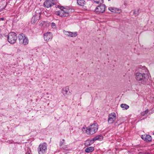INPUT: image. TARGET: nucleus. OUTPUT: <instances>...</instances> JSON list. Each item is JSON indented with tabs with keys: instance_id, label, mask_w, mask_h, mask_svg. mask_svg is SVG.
<instances>
[{
	"instance_id": "nucleus-1",
	"label": "nucleus",
	"mask_w": 154,
	"mask_h": 154,
	"mask_svg": "<svg viewBox=\"0 0 154 154\" xmlns=\"http://www.w3.org/2000/svg\"><path fill=\"white\" fill-rule=\"evenodd\" d=\"M139 72L135 73V79L139 83L145 84L149 79V75L147 73L148 70L145 66H140L138 67Z\"/></svg>"
},
{
	"instance_id": "nucleus-2",
	"label": "nucleus",
	"mask_w": 154,
	"mask_h": 154,
	"mask_svg": "<svg viewBox=\"0 0 154 154\" xmlns=\"http://www.w3.org/2000/svg\"><path fill=\"white\" fill-rule=\"evenodd\" d=\"M98 128V124L97 123H93L86 130V132L88 134L92 135L97 131Z\"/></svg>"
},
{
	"instance_id": "nucleus-3",
	"label": "nucleus",
	"mask_w": 154,
	"mask_h": 154,
	"mask_svg": "<svg viewBox=\"0 0 154 154\" xmlns=\"http://www.w3.org/2000/svg\"><path fill=\"white\" fill-rule=\"evenodd\" d=\"M8 41L11 44H14L15 43L17 36L16 34L14 32H11L7 35Z\"/></svg>"
},
{
	"instance_id": "nucleus-4",
	"label": "nucleus",
	"mask_w": 154,
	"mask_h": 154,
	"mask_svg": "<svg viewBox=\"0 0 154 154\" xmlns=\"http://www.w3.org/2000/svg\"><path fill=\"white\" fill-rule=\"evenodd\" d=\"M47 145L46 143L40 144L38 148L39 154H45L47 149Z\"/></svg>"
},
{
	"instance_id": "nucleus-5",
	"label": "nucleus",
	"mask_w": 154,
	"mask_h": 154,
	"mask_svg": "<svg viewBox=\"0 0 154 154\" xmlns=\"http://www.w3.org/2000/svg\"><path fill=\"white\" fill-rule=\"evenodd\" d=\"M106 6L104 4H101L97 6L95 9V12L97 14H99L103 13L105 11Z\"/></svg>"
},
{
	"instance_id": "nucleus-6",
	"label": "nucleus",
	"mask_w": 154,
	"mask_h": 154,
	"mask_svg": "<svg viewBox=\"0 0 154 154\" xmlns=\"http://www.w3.org/2000/svg\"><path fill=\"white\" fill-rule=\"evenodd\" d=\"M35 14L33 16L32 18L31 23L32 24H34L39 19L41 16V14L39 11L35 12Z\"/></svg>"
},
{
	"instance_id": "nucleus-7",
	"label": "nucleus",
	"mask_w": 154,
	"mask_h": 154,
	"mask_svg": "<svg viewBox=\"0 0 154 154\" xmlns=\"http://www.w3.org/2000/svg\"><path fill=\"white\" fill-rule=\"evenodd\" d=\"M108 117V122L109 124H111L114 122L116 119V114L114 112L112 113L109 115Z\"/></svg>"
},
{
	"instance_id": "nucleus-8",
	"label": "nucleus",
	"mask_w": 154,
	"mask_h": 154,
	"mask_svg": "<svg viewBox=\"0 0 154 154\" xmlns=\"http://www.w3.org/2000/svg\"><path fill=\"white\" fill-rule=\"evenodd\" d=\"M52 33L50 32H48L44 34V38L45 40L48 41L51 40L53 37Z\"/></svg>"
},
{
	"instance_id": "nucleus-9",
	"label": "nucleus",
	"mask_w": 154,
	"mask_h": 154,
	"mask_svg": "<svg viewBox=\"0 0 154 154\" xmlns=\"http://www.w3.org/2000/svg\"><path fill=\"white\" fill-rule=\"evenodd\" d=\"M54 0H48L45 1L43 4V6L45 7L48 8L51 7L55 4L53 2Z\"/></svg>"
},
{
	"instance_id": "nucleus-10",
	"label": "nucleus",
	"mask_w": 154,
	"mask_h": 154,
	"mask_svg": "<svg viewBox=\"0 0 154 154\" xmlns=\"http://www.w3.org/2000/svg\"><path fill=\"white\" fill-rule=\"evenodd\" d=\"M141 138L144 140L146 142H150L152 140V137L149 134L143 135L141 136Z\"/></svg>"
},
{
	"instance_id": "nucleus-11",
	"label": "nucleus",
	"mask_w": 154,
	"mask_h": 154,
	"mask_svg": "<svg viewBox=\"0 0 154 154\" xmlns=\"http://www.w3.org/2000/svg\"><path fill=\"white\" fill-rule=\"evenodd\" d=\"M64 33L66 35L70 37H75L77 35V33L76 32H72L65 31Z\"/></svg>"
},
{
	"instance_id": "nucleus-12",
	"label": "nucleus",
	"mask_w": 154,
	"mask_h": 154,
	"mask_svg": "<svg viewBox=\"0 0 154 154\" xmlns=\"http://www.w3.org/2000/svg\"><path fill=\"white\" fill-rule=\"evenodd\" d=\"M63 7H62L60 8V9L61 10V12H62L61 17H65L68 16L69 15V12L65 10H63Z\"/></svg>"
},
{
	"instance_id": "nucleus-13",
	"label": "nucleus",
	"mask_w": 154,
	"mask_h": 154,
	"mask_svg": "<svg viewBox=\"0 0 154 154\" xmlns=\"http://www.w3.org/2000/svg\"><path fill=\"white\" fill-rule=\"evenodd\" d=\"M69 91V87L66 86L62 90V93L65 95V94H68V93H70V92Z\"/></svg>"
},
{
	"instance_id": "nucleus-14",
	"label": "nucleus",
	"mask_w": 154,
	"mask_h": 154,
	"mask_svg": "<svg viewBox=\"0 0 154 154\" xmlns=\"http://www.w3.org/2000/svg\"><path fill=\"white\" fill-rule=\"evenodd\" d=\"M29 43V40L28 38L25 36V38L23 39L22 40V42H21L20 43L21 44H23L24 45H27Z\"/></svg>"
},
{
	"instance_id": "nucleus-15",
	"label": "nucleus",
	"mask_w": 154,
	"mask_h": 154,
	"mask_svg": "<svg viewBox=\"0 0 154 154\" xmlns=\"http://www.w3.org/2000/svg\"><path fill=\"white\" fill-rule=\"evenodd\" d=\"M25 36V35L23 33H21L19 35L18 38L20 43L22 42L23 39Z\"/></svg>"
},
{
	"instance_id": "nucleus-16",
	"label": "nucleus",
	"mask_w": 154,
	"mask_h": 154,
	"mask_svg": "<svg viewBox=\"0 0 154 154\" xmlns=\"http://www.w3.org/2000/svg\"><path fill=\"white\" fill-rule=\"evenodd\" d=\"M77 3L79 5L83 6L85 4V1L84 0H77Z\"/></svg>"
},
{
	"instance_id": "nucleus-17",
	"label": "nucleus",
	"mask_w": 154,
	"mask_h": 154,
	"mask_svg": "<svg viewBox=\"0 0 154 154\" xmlns=\"http://www.w3.org/2000/svg\"><path fill=\"white\" fill-rule=\"evenodd\" d=\"M94 150V147L92 146L88 147L85 149L86 152L89 153L93 152Z\"/></svg>"
},
{
	"instance_id": "nucleus-18",
	"label": "nucleus",
	"mask_w": 154,
	"mask_h": 154,
	"mask_svg": "<svg viewBox=\"0 0 154 154\" xmlns=\"http://www.w3.org/2000/svg\"><path fill=\"white\" fill-rule=\"evenodd\" d=\"M103 136L101 135L96 136L93 138L94 140L95 141L96 140H98L100 141L102 140H103Z\"/></svg>"
},
{
	"instance_id": "nucleus-19",
	"label": "nucleus",
	"mask_w": 154,
	"mask_h": 154,
	"mask_svg": "<svg viewBox=\"0 0 154 154\" xmlns=\"http://www.w3.org/2000/svg\"><path fill=\"white\" fill-rule=\"evenodd\" d=\"M120 106L123 110H127L129 108V106L126 104H122Z\"/></svg>"
},
{
	"instance_id": "nucleus-20",
	"label": "nucleus",
	"mask_w": 154,
	"mask_h": 154,
	"mask_svg": "<svg viewBox=\"0 0 154 154\" xmlns=\"http://www.w3.org/2000/svg\"><path fill=\"white\" fill-rule=\"evenodd\" d=\"M65 141V140L63 139L62 141H60V146L61 149H65L66 147H63V144L64 142Z\"/></svg>"
},
{
	"instance_id": "nucleus-21",
	"label": "nucleus",
	"mask_w": 154,
	"mask_h": 154,
	"mask_svg": "<svg viewBox=\"0 0 154 154\" xmlns=\"http://www.w3.org/2000/svg\"><path fill=\"white\" fill-rule=\"evenodd\" d=\"M108 9L109 11L112 12H117V11L115 10L116 9V8L114 7H109Z\"/></svg>"
},
{
	"instance_id": "nucleus-22",
	"label": "nucleus",
	"mask_w": 154,
	"mask_h": 154,
	"mask_svg": "<svg viewBox=\"0 0 154 154\" xmlns=\"http://www.w3.org/2000/svg\"><path fill=\"white\" fill-rule=\"evenodd\" d=\"M139 9H138L137 10H134L133 12L134 14V15L135 16H137L138 15L139 13Z\"/></svg>"
},
{
	"instance_id": "nucleus-23",
	"label": "nucleus",
	"mask_w": 154,
	"mask_h": 154,
	"mask_svg": "<svg viewBox=\"0 0 154 154\" xmlns=\"http://www.w3.org/2000/svg\"><path fill=\"white\" fill-rule=\"evenodd\" d=\"M94 2L96 3L99 4L100 3H103V0H93Z\"/></svg>"
},
{
	"instance_id": "nucleus-24",
	"label": "nucleus",
	"mask_w": 154,
	"mask_h": 154,
	"mask_svg": "<svg viewBox=\"0 0 154 154\" xmlns=\"http://www.w3.org/2000/svg\"><path fill=\"white\" fill-rule=\"evenodd\" d=\"M51 26L52 28L55 29L56 28V24L54 22H52L51 23Z\"/></svg>"
},
{
	"instance_id": "nucleus-25",
	"label": "nucleus",
	"mask_w": 154,
	"mask_h": 154,
	"mask_svg": "<svg viewBox=\"0 0 154 154\" xmlns=\"http://www.w3.org/2000/svg\"><path fill=\"white\" fill-rule=\"evenodd\" d=\"M55 14L57 15L60 16L61 17V15H62V12L61 11L60 12L59 11H58L56 12Z\"/></svg>"
},
{
	"instance_id": "nucleus-26",
	"label": "nucleus",
	"mask_w": 154,
	"mask_h": 154,
	"mask_svg": "<svg viewBox=\"0 0 154 154\" xmlns=\"http://www.w3.org/2000/svg\"><path fill=\"white\" fill-rule=\"evenodd\" d=\"M95 140H94V138L90 140H89V142L90 144V145H91L94 142H95Z\"/></svg>"
},
{
	"instance_id": "nucleus-27",
	"label": "nucleus",
	"mask_w": 154,
	"mask_h": 154,
	"mask_svg": "<svg viewBox=\"0 0 154 154\" xmlns=\"http://www.w3.org/2000/svg\"><path fill=\"white\" fill-rule=\"evenodd\" d=\"M89 140H86L85 143V146H90V144H89Z\"/></svg>"
},
{
	"instance_id": "nucleus-28",
	"label": "nucleus",
	"mask_w": 154,
	"mask_h": 154,
	"mask_svg": "<svg viewBox=\"0 0 154 154\" xmlns=\"http://www.w3.org/2000/svg\"><path fill=\"white\" fill-rule=\"evenodd\" d=\"M116 9L115 10L116 11H117V12H115V13H120L121 11V10L119 8H116Z\"/></svg>"
},
{
	"instance_id": "nucleus-29",
	"label": "nucleus",
	"mask_w": 154,
	"mask_h": 154,
	"mask_svg": "<svg viewBox=\"0 0 154 154\" xmlns=\"http://www.w3.org/2000/svg\"><path fill=\"white\" fill-rule=\"evenodd\" d=\"M148 109H146V110H145L144 111V113L143 114V115H144V114H147V113H148Z\"/></svg>"
},
{
	"instance_id": "nucleus-30",
	"label": "nucleus",
	"mask_w": 154,
	"mask_h": 154,
	"mask_svg": "<svg viewBox=\"0 0 154 154\" xmlns=\"http://www.w3.org/2000/svg\"><path fill=\"white\" fill-rule=\"evenodd\" d=\"M4 20V18H0V21L1 20Z\"/></svg>"
},
{
	"instance_id": "nucleus-31",
	"label": "nucleus",
	"mask_w": 154,
	"mask_h": 154,
	"mask_svg": "<svg viewBox=\"0 0 154 154\" xmlns=\"http://www.w3.org/2000/svg\"><path fill=\"white\" fill-rule=\"evenodd\" d=\"M26 154H29V152H26Z\"/></svg>"
},
{
	"instance_id": "nucleus-32",
	"label": "nucleus",
	"mask_w": 154,
	"mask_h": 154,
	"mask_svg": "<svg viewBox=\"0 0 154 154\" xmlns=\"http://www.w3.org/2000/svg\"><path fill=\"white\" fill-rule=\"evenodd\" d=\"M121 124V123H120V124H119L118 125V126H119L120 125V124Z\"/></svg>"
},
{
	"instance_id": "nucleus-33",
	"label": "nucleus",
	"mask_w": 154,
	"mask_h": 154,
	"mask_svg": "<svg viewBox=\"0 0 154 154\" xmlns=\"http://www.w3.org/2000/svg\"><path fill=\"white\" fill-rule=\"evenodd\" d=\"M6 5H5V7H4L3 8V9H4L5 7L6 6Z\"/></svg>"
},
{
	"instance_id": "nucleus-34",
	"label": "nucleus",
	"mask_w": 154,
	"mask_h": 154,
	"mask_svg": "<svg viewBox=\"0 0 154 154\" xmlns=\"http://www.w3.org/2000/svg\"><path fill=\"white\" fill-rule=\"evenodd\" d=\"M83 128V129H85V128L84 127H83V128Z\"/></svg>"
},
{
	"instance_id": "nucleus-35",
	"label": "nucleus",
	"mask_w": 154,
	"mask_h": 154,
	"mask_svg": "<svg viewBox=\"0 0 154 154\" xmlns=\"http://www.w3.org/2000/svg\"><path fill=\"white\" fill-rule=\"evenodd\" d=\"M100 50H101V48H100Z\"/></svg>"
},
{
	"instance_id": "nucleus-36",
	"label": "nucleus",
	"mask_w": 154,
	"mask_h": 154,
	"mask_svg": "<svg viewBox=\"0 0 154 154\" xmlns=\"http://www.w3.org/2000/svg\"><path fill=\"white\" fill-rule=\"evenodd\" d=\"M153 135H154V132L153 133Z\"/></svg>"
},
{
	"instance_id": "nucleus-37",
	"label": "nucleus",
	"mask_w": 154,
	"mask_h": 154,
	"mask_svg": "<svg viewBox=\"0 0 154 154\" xmlns=\"http://www.w3.org/2000/svg\"><path fill=\"white\" fill-rule=\"evenodd\" d=\"M108 0V1H110V0Z\"/></svg>"
}]
</instances>
